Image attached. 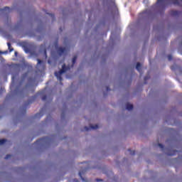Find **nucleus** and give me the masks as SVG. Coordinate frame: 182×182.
Returning <instances> with one entry per match:
<instances>
[{
  "mask_svg": "<svg viewBox=\"0 0 182 182\" xmlns=\"http://www.w3.org/2000/svg\"><path fill=\"white\" fill-rule=\"evenodd\" d=\"M38 97V95L32 96L28 102H26L23 106L20 107L19 109V114L20 116H25L26 114V109L28 105H30L31 103H33L35 100H36V98Z\"/></svg>",
  "mask_w": 182,
  "mask_h": 182,
  "instance_id": "obj_3",
  "label": "nucleus"
},
{
  "mask_svg": "<svg viewBox=\"0 0 182 182\" xmlns=\"http://www.w3.org/2000/svg\"><path fill=\"white\" fill-rule=\"evenodd\" d=\"M36 32L42 33L43 32V24L41 23L40 26L36 28Z\"/></svg>",
  "mask_w": 182,
  "mask_h": 182,
  "instance_id": "obj_15",
  "label": "nucleus"
},
{
  "mask_svg": "<svg viewBox=\"0 0 182 182\" xmlns=\"http://www.w3.org/2000/svg\"><path fill=\"white\" fill-rule=\"evenodd\" d=\"M5 160H8V159H11V154H7L6 156H5Z\"/></svg>",
  "mask_w": 182,
  "mask_h": 182,
  "instance_id": "obj_33",
  "label": "nucleus"
},
{
  "mask_svg": "<svg viewBox=\"0 0 182 182\" xmlns=\"http://www.w3.org/2000/svg\"><path fill=\"white\" fill-rule=\"evenodd\" d=\"M149 79H150V75H148L144 77V85L147 83V80H149Z\"/></svg>",
  "mask_w": 182,
  "mask_h": 182,
  "instance_id": "obj_25",
  "label": "nucleus"
},
{
  "mask_svg": "<svg viewBox=\"0 0 182 182\" xmlns=\"http://www.w3.org/2000/svg\"><path fill=\"white\" fill-rule=\"evenodd\" d=\"M44 12H46V14L47 15H49V16H50L52 18V21L53 22L55 21V14H49L48 12H46V10H44Z\"/></svg>",
  "mask_w": 182,
  "mask_h": 182,
  "instance_id": "obj_21",
  "label": "nucleus"
},
{
  "mask_svg": "<svg viewBox=\"0 0 182 182\" xmlns=\"http://www.w3.org/2000/svg\"><path fill=\"white\" fill-rule=\"evenodd\" d=\"M63 16H65V15H66V13H65V11H63Z\"/></svg>",
  "mask_w": 182,
  "mask_h": 182,
  "instance_id": "obj_43",
  "label": "nucleus"
},
{
  "mask_svg": "<svg viewBox=\"0 0 182 182\" xmlns=\"http://www.w3.org/2000/svg\"><path fill=\"white\" fill-rule=\"evenodd\" d=\"M44 55L46 56V50H44Z\"/></svg>",
  "mask_w": 182,
  "mask_h": 182,
  "instance_id": "obj_46",
  "label": "nucleus"
},
{
  "mask_svg": "<svg viewBox=\"0 0 182 182\" xmlns=\"http://www.w3.org/2000/svg\"><path fill=\"white\" fill-rule=\"evenodd\" d=\"M157 146H158V147H160V142L159 141H158Z\"/></svg>",
  "mask_w": 182,
  "mask_h": 182,
  "instance_id": "obj_44",
  "label": "nucleus"
},
{
  "mask_svg": "<svg viewBox=\"0 0 182 182\" xmlns=\"http://www.w3.org/2000/svg\"><path fill=\"white\" fill-rule=\"evenodd\" d=\"M163 147H164V146L163 145V144H160V149H163Z\"/></svg>",
  "mask_w": 182,
  "mask_h": 182,
  "instance_id": "obj_39",
  "label": "nucleus"
},
{
  "mask_svg": "<svg viewBox=\"0 0 182 182\" xmlns=\"http://www.w3.org/2000/svg\"><path fill=\"white\" fill-rule=\"evenodd\" d=\"M161 2H163V1H162V0H160V4H161Z\"/></svg>",
  "mask_w": 182,
  "mask_h": 182,
  "instance_id": "obj_48",
  "label": "nucleus"
},
{
  "mask_svg": "<svg viewBox=\"0 0 182 182\" xmlns=\"http://www.w3.org/2000/svg\"><path fill=\"white\" fill-rule=\"evenodd\" d=\"M66 113V104L63 105V109L61 112V120H65V116Z\"/></svg>",
  "mask_w": 182,
  "mask_h": 182,
  "instance_id": "obj_13",
  "label": "nucleus"
},
{
  "mask_svg": "<svg viewBox=\"0 0 182 182\" xmlns=\"http://www.w3.org/2000/svg\"><path fill=\"white\" fill-rule=\"evenodd\" d=\"M37 61H38V63L36 65L37 69H39V68H41H41H43L45 66V64L43 63V60L38 58Z\"/></svg>",
  "mask_w": 182,
  "mask_h": 182,
  "instance_id": "obj_10",
  "label": "nucleus"
},
{
  "mask_svg": "<svg viewBox=\"0 0 182 182\" xmlns=\"http://www.w3.org/2000/svg\"><path fill=\"white\" fill-rule=\"evenodd\" d=\"M27 77L28 73H25L21 75L19 86L16 87L14 91H11L10 94H8L6 96V102H8V100H11V99H12V97H15V96H19V97H25V96H27L29 92H31V93H33V92H35V87H33V84L35 83V78L32 77H28V82L26 85L25 87L21 89L22 83L25 82V79H26Z\"/></svg>",
  "mask_w": 182,
  "mask_h": 182,
  "instance_id": "obj_2",
  "label": "nucleus"
},
{
  "mask_svg": "<svg viewBox=\"0 0 182 182\" xmlns=\"http://www.w3.org/2000/svg\"><path fill=\"white\" fill-rule=\"evenodd\" d=\"M42 116H43V112L41 111L39 113H37L35 114V116L33 117V119H41Z\"/></svg>",
  "mask_w": 182,
  "mask_h": 182,
  "instance_id": "obj_17",
  "label": "nucleus"
},
{
  "mask_svg": "<svg viewBox=\"0 0 182 182\" xmlns=\"http://www.w3.org/2000/svg\"><path fill=\"white\" fill-rule=\"evenodd\" d=\"M55 49H58V40L54 42Z\"/></svg>",
  "mask_w": 182,
  "mask_h": 182,
  "instance_id": "obj_28",
  "label": "nucleus"
},
{
  "mask_svg": "<svg viewBox=\"0 0 182 182\" xmlns=\"http://www.w3.org/2000/svg\"><path fill=\"white\" fill-rule=\"evenodd\" d=\"M10 70L11 72V86H14V83H15V80L19 77V68L16 67V65L10 67Z\"/></svg>",
  "mask_w": 182,
  "mask_h": 182,
  "instance_id": "obj_6",
  "label": "nucleus"
},
{
  "mask_svg": "<svg viewBox=\"0 0 182 182\" xmlns=\"http://www.w3.org/2000/svg\"><path fill=\"white\" fill-rule=\"evenodd\" d=\"M76 60H77V56L75 55V56L73 58V60H72V65H71V68H73V66H75V63H76Z\"/></svg>",
  "mask_w": 182,
  "mask_h": 182,
  "instance_id": "obj_20",
  "label": "nucleus"
},
{
  "mask_svg": "<svg viewBox=\"0 0 182 182\" xmlns=\"http://www.w3.org/2000/svg\"><path fill=\"white\" fill-rule=\"evenodd\" d=\"M95 181H103V179L96 178Z\"/></svg>",
  "mask_w": 182,
  "mask_h": 182,
  "instance_id": "obj_37",
  "label": "nucleus"
},
{
  "mask_svg": "<svg viewBox=\"0 0 182 182\" xmlns=\"http://www.w3.org/2000/svg\"><path fill=\"white\" fill-rule=\"evenodd\" d=\"M86 170H87V168H85V170L80 171L78 173V176L80 177L81 180H82L83 182H87V181L85 180V178H83V176H82V174H85V171H86Z\"/></svg>",
  "mask_w": 182,
  "mask_h": 182,
  "instance_id": "obj_12",
  "label": "nucleus"
},
{
  "mask_svg": "<svg viewBox=\"0 0 182 182\" xmlns=\"http://www.w3.org/2000/svg\"><path fill=\"white\" fill-rule=\"evenodd\" d=\"M173 3L174 5H178L180 4V2H178V0H173Z\"/></svg>",
  "mask_w": 182,
  "mask_h": 182,
  "instance_id": "obj_29",
  "label": "nucleus"
},
{
  "mask_svg": "<svg viewBox=\"0 0 182 182\" xmlns=\"http://www.w3.org/2000/svg\"><path fill=\"white\" fill-rule=\"evenodd\" d=\"M171 15L172 16H178L180 15V11L175 10L171 11Z\"/></svg>",
  "mask_w": 182,
  "mask_h": 182,
  "instance_id": "obj_16",
  "label": "nucleus"
},
{
  "mask_svg": "<svg viewBox=\"0 0 182 182\" xmlns=\"http://www.w3.org/2000/svg\"><path fill=\"white\" fill-rule=\"evenodd\" d=\"M91 129L92 130H96V129H99V125H97V124H96V125H90V127H85V132H89V130H91Z\"/></svg>",
  "mask_w": 182,
  "mask_h": 182,
  "instance_id": "obj_9",
  "label": "nucleus"
},
{
  "mask_svg": "<svg viewBox=\"0 0 182 182\" xmlns=\"http://www.w3.org/2000/svg\"><path fill=\"white\" fill-rule=\"evenodd\" d=\"M167 58H168V60H173V55H168L167 56Z\"/></svg>",
  "mask_w": 182,
  "mask_h": 182,
  "instance_id": "obj_30",
  "label": "nucleus"
},
{
  "mask_svg": "<svg viewBox=\"0 0 182 182\" xmlns=\"http://www.w3.org/2000/svg\"><path fill=\"white\" fill-rule=\"evenodd\" d=\"M39 95H42V92H39Z\"/></svg>",
  "mask_w": 182,
  "mask_h": 182,
  "instance_id": "obj_50",
  "label": "nucleus"
},
{
  "mask_svg": "<svg viewBox=\"0 0 182 182\" xmlns=\"http://www.w3.org/2000/svg\"><path fill=\"white\" fill-rule=\"evenodd\" d=\"M78 23H79V21L77 20L74 21V25H77Z\"/></svg>",
  "mask_w": 182,
  "mask_h": 182,
  "instance_id": "obj_35",
  "label": "nucleus"
},
{
  "mask_svg": "<svg viewBox=\"0 0 182 182\" xmlns=\"http://www.w3.org/2000/svg\"><path fill=\"white\" fill-rule=\"evenodd\" d=\"M53 143V139H52L49 136H45L43 138H41L38 139L34 144H37L38 146H46L48 147V146H50Z\"/></svg>",
  "mask_w": 182,
  "mask_h": 182,
  "instance_id": "obj_4",
  "label": "nucleus"
},
{
  "mask_svg": "<svg viewBox=\"0 0 182 182\" xmlns=\"http://www.w3.org/2000/svg\"><path fill=\"white\" fill-rule=\"evenodd\" d=\"M14 55H15L16 57H17V56H18V52L16 51V52L14 53Z\"/></svg>",
  "mask_w": 182,
  "mask_h": 182,
  "instance_id": "obj_41",
  "label": "nucleus"
},
{
  "mask_svg": "<svg viewBox=\"0 0 182 182\" xmlns=\"http://www.w3.org/2000/svg\"><path fill=\"white\" fill-rule=\"evenodd\" d=\"M110 4L112 7H110V4H107L108 12H110L112 16L114 18V15H119V9H117V6H116V3H114V1L110 0Z\"/></svg>",
  "mask_w": 182,
  "mask_h": 182,
  "instance_id": "obj_7",
  "label": "nucleus"
},
{
  "mask_svg": "<svg viewBox=\"0 0 182 182\" xmlns=\"http://www.w3.org/2000/svg\"><path fill=\"white\" fill-rule=\"evenodd\" d=\"M178 151L176 150H170L168 152H167V156H176Z\"/></svg>",
  "mask_w": 182,
  "mask_h": 182,
  "instance_id": "obj_18",
  "label": "nucleus"
},
{
  "mask_svg": "<svg viewBox=\"0 0 182 182\" xmlns=\"http://www.w3.org/2000/svg\"><path fill=\"white\" fill-rule=\"evenodd\" d=\"M60 31H62V28H60Z\"/></svg>",
  "mask_w": 182,
  "mask_h": 182,
  "instance_id": "obj_49",
  "label": "nucleus"
},
{
  "mask_svg": "<svg viewBox=\"0 0 182 182\" xmlns=\"http://www.w3.org/2000/svg\"><path fill=\"white\" fill-rule=\"evenodd\" d=\"M41 99H42V100H43V102H45V100H46V99H47V96H46V95H43V96L41 97Z\"/></svg>",
  "mask_w": 182,
  "mask_h": 182,
  "instance_id": "obj_34",
  "label": "nucleus"
},
{
  "mask_svg": "<svg viewBox=\"0 0 182 182\" xmlns=\"http://www.w3.org/2000/svg\"><path fill=\"white\" fill-rule=\"evenodd\" d=\"M0 11L3 12L4 14H6V15H8V14L11 12V9L9 6H6L4 9H1Z\"/></svg>",
  "mask_w": 182,
  "mask_h": 182,
  "instance_id": "obj_11",
  "label": "nucleus"
},
{
  "mask_svg": "<svg viewBox=\"0 0 182 182\" xmlns=\"http://www.w3.org/2000/svg\"><path fill=\"white\" fill-rule=\"evenodd\" d=\"M154 32H160V26H154Z\"/></svg>",
  "mask_w": 182,
  "mask_h": 182,
  "instance_id": "obj_23",
  "label": "nucleus"
},
{
  "mask_svg": "<svg viewBox=\"0 0 182 182\" xmlns=\"http://www.w3.org/2000/svg\"><path fill=\"white\" fill-rule=\"evenodd\" d=\"M6 143V139H0V146H2V144H5Z\"/></svg>",
  "mask_w": 182,
  "mask_h": 182,
  "instance_id": "obj_26",
  "label": "nucleus"
},
{
  "mask_svg": "<svg viewBox=\"0 0 182 182\" xmlns=\"http://www.w3.org/2000/svg\"><path fill=\"white\" fill-rule=\"evenodd\" d=\"M57 50V53L60 55L62 56V55L66 52V48H63V47H58V48H56Z\"/></svg>",
  "mask_w": 182,
  "mask_h": 182,
  "instance_id": "obj_8",
  "label": "nucleus"
},
{
  "mask_svg": "<svg viewBox=\"0 0 182 182\" xmlns=\"http://www.w3.org/2000/svg\"><path fill=\"white\" fill-rule=\"evenodd\" d=\"M160 15V0H157L149 9L140 13L137 20L138 26H141L144 29H150V22L156 21Z\"/></svg>",
  "mask_w": 182,
  "mask_h": 182,
  "instance_id": "obj_1",
  "label": "nucleus"
},
{
  "mask_svg": "<svg viewBox=\"0 0 182 182\" xmlns=\"http://www.w3.org/2000/svg\"><path fill=\"white\" fill-rule=\"evenodd\" d=\"M68 70H70V66H66L65 64L63 65L61 70H60L58 72L55 73V76L57 77L58 80L62 82V80H63L62 75H63V73H66Z\"/></svg>",
  "mask_w": 182,
  "mask_h": 182,
  "instance_id": "obj_5",
  "label": "nucleus"
},
{
  "mask_svg": "<svg viewBox=\"0 0 182 182\" xmlns=\"http://www.w3.org/2000/svg\"><path fill=\"white\" fill-rule=\"evenodd\" d=\"M21 26H22V19H21L20 21H18L17 23L15 28H16V29H19V28H21Z\"/></svg>",
  "mask_w": 182,
  "mask_h": 182,
  "instance_id": "obj_22",
  "label": "nucleus"
},
{
  "mask_svg": "<svg viewBox=\"0 0 182 182\" xmlns=\"http://www.w3.org/2000/svg\"><path fill=\"white\" fill-rule=\"evenodd\" d=\"M114 36V34L113 33V32H112L111 33V36H110V39H112V38Z\"/></svg>",
  "mask_w": 182,
  "mask_h": 182,
  "instance_id": "obj_36",
  "label": "nucleus"
},
{
  "mask_svg": "<svg viewBox=\"0 0 182 182\" xmlns=\"http://www.w3.org/2000/svg\"><path fill=\"white\" fill-rule=\"evenodd\" d=\"M73 182H79V180H77V178H75L73 179Z\"/></svg>",
  "mask_w": 182,
  "mask_h": 182,
  "instance_id": "obj_38",
  "label": "nucleus"
},
{
  "mask_svg": "<svg viewBox=\"0 0 182 182\" xmlns=\"http://www.w3.org/2000/svg\"><path fill=\"white\" fill-rule=\"evenodd\" d=\"M126 109L127 110H133V105L130 104V103H127L126 105Z\"/></svg>",
  "mask_w": 182,
  "mask_h": 182,
  "instance_id": "obj_19",
  "label": "nucleus"
},
{
  "mask_svg": "<svg viewBox=\"0 0 182 182\" xmlns=\"http://www.w3.org/2000/svg\"><path fill=\"white\" fill-rule=\"evenodd\" d=\"M24 51L26 52V53H29V48L24 47Z\"/></svg>",
  "mask_w": 182,
  "mask_h": 182,
  "instance_id": "obj_31",
  "label": "nucleus"
},
{
  "mask_svg": "<svg viewBox=\"0 0 182 182\" xmlns=\"http://www.w3.org/2000/svg\"><path fill=\"white\" fill-rule=\"evenodd\" d=\"M0 53H1V55H6V53H8V50H6L4 52L0 50Z\"/></svg>",
  "mask_w": 182,
  "mask_h": 182,
  "instance_id": "obj_32",
  "label": "nucleus"
},
{
  "mask_svg": "<svg viewBox=\"0 0 182 182\" xmlns=\"http://www.w3.org/2000/svg\"><path fill=\"white\" fill-rule=\"evenodd\" d=\"M22 15H23V13H20L21 18H22Z\"/></svg>",
  "mask_w": 182,
  "mask_h": 182,
  "instance_id": "obj_45",
  "label": "nucleus"
},
{
  "mask_svg": "<svg viewBox=\"0 0 182 182\" xmlns=\"http://www.w3.org/2000/svg\"><path fill=\"white\" fill-rule=\"evenodd\" d=\"M7 46L9 48V52H13L14 48L11 47V43H7Z\"/></svg>",
  "mask_w": 182,
  "mask_h": 182,
  "instance_id": "obj_24",
  "label": "nucleus"
},
{
  "mask_svg": "<svg viewBox=\"0 0 182 182\" xmlns=\"http://www.w3.org/2000/svg\"><path fill=\"white\" fill-rule=\"evenodd\" d=\"M107 93L106 92H104V96H107Z\"/></svg>",
  "mask_w": 182,
  "mask_h": 182,
  "instance_id": "obj_47",
  "label": "nucleus"
},
{
  "mask_svg": "<svg viewBox=\"0 0 182 182\" xmlns=\"http://www.w3.org/2000/svg\"><path fill=\"white\" fill-rule=\"evenodd\" d=\"M136 69L138 70V72L140 73V75H142L141 73V64L140 63H137L136 65Z\"/></svg>",
  "mask_w": 182,
  "mask_h": 182,
  "instance_id": "obj_14",
  "label": "nucleus"
},
{
  "mask_svg": "<svg viewBox=\"0 0 182 182\" xmlns=\"http://www.w3.org/2000/svg\"><path fill=\"white\" fill-rule=\"evenodd\" d=\"M128 151L129 152V154H131V156H134V154H136V152L134 151H132V149H128Z\"/></svg>",
  "mask_w": 182,
  "mask_h": 182,
  "instance_id": "obj_27",
  "label": "nucleus"
},
{
  "mask_svg": "<svg viewBox=\"0 0 182 182\" xmlns=\"http://www.w3.org/2000/svg\"><path fill=\"white\" fill-rule=\"evenodd\" d=\"M102 4H103L104 6H105L106 2L105 1H103Z\"/></svg>",
  "mask_w": 182,
  "mask_h": 182,
  "instance_id": "obj_42",
  "label": "nucleus"
},
{
  "mask_svg": "<svg viewBox=\"0 0 182 182\" xmlns=\"http://www.w3.org/2000/svg\"><path fill=\"white\" fill-rule=\"evenodd\" d=\"M106 89H107V92L110 91V88L109 87H106Z\"/></svg>",
  "mask_w": 182,
  "mask_h": 182,
  "instance_id": "obj_40",
  "label": "nucleus"
}]
</instances>
